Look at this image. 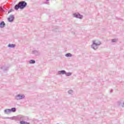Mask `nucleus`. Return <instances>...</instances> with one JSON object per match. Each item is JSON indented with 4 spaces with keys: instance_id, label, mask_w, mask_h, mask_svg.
Masks as SVG:
<instances>
[{
    "instance_id": "f257e3e1",
    "label": "nucleus",
    "mask_w": 124,
    "mask_h": 124,
    "mask_svg": "<svg viewBox=\"0 0 124 124\" xmlns=\"http://www.w3.org/2000/svg\"><path fill=\"white\" fill-rule=\"evenodd\" d=\"M6 119H11V120H14L15 121H19L20 122L29 121V117L25 116L24 115H18L17 116H14L11 118L7 117Z\"/></svg>"
},
{
    "instance_id": "f03ea898",
    "label": "nucleus",
    "mask_w": 124,
    "mask_h": 124,
    "mask_svg": "<svg viewBox=\"0 0 124 124\" xmlns=\"http://www.w3.org/2000/svg\"><path fill=\"white\" fill-rule=\"evenodd\" d=\"M18 4H16L15 6V10H18V9H24V8H26L27 7V5H28V3L27 2L25 1H22L21 2H19L18 3Z\"/></svg>"
},
{
    "instance_id": "7ed1b4c3",
    "label": "nucleus",
    "mask_w": 124,
    "mask_h": 124,
    "mask_svg": "<svg viewBox=\"0 0 124 124\" xmlns=\"http://www.w3.org/2000/svg\"><path fill=\"white\" fill-rule=\"evenodd\" d=\"M101 44V43L98 40L96 41H93V44L91 46V47L92 49H93V50H96L97 49V46H99Z\"/></svg>"
},
{
    "instance_id": "20e7f679",
    "label": "nucleus",
    "mask_w": 124,
    "mask_h": 124,
    "mask_svg": "<svg viewBox=\"0 0 124 124\" xmlns=\"http://www.w3.org/2000/svg\"><path fill=\"white\" fill-rule=\"evenodd\" d=\"M73 16L75 18H77L78 19H83V15H80L78 13L73 14Z\"/></svg>"
},
{
    "instance_id": "39448f33",
    "label": "nucleus",
    "mask_w": 124,
    "mask_h": 124,
    "mask_svg": "<svg viewBox=\"0 0 124 124\" xmlns=\"http://www.w3.org/2000/svg\"><path fill=\"white\" fill-rule=\"evenodd\" d=\"M15 98L16 100H20V99H23V98H25V95L23 94H17Z\"/></svg>"
},
{
    "instance_id": "423d86ee",
    "label": "nucleus",
    "mask_w": 124,
    "mask_h": 124,
    "mask_svg": "<svg viewBox=\"0 0 124 124\" xmlns=\"http://www.w3.org/2000/svg\"><path fill=\"white\" fill-rule=\"evenodd\" d=\"M14 19H15V17H14V15H11L8 18V21L10 23H11L14 21Z\"/></svg>"
},
{
    "instance_id": "0eeeda50",
    "label": "nucleus",
    "mask_w": 124,
    "mask_h": 124,
    "mask_svg": "<svg viewBox=\"0 0 124 124\" xmlns=\"http://www.w3.org/2000/svg\"><path fill=\"white\" fill-rule=\"evenodd\" d=\"M32 54L35 55V56H39V55H40V52H39V51L34 50L32 51Z\"/></svg>"
},
{
    "instance_id": "6e6552de",
    "label": "nucleus",
    "mask_w": 124,
    "mask_h": 124,
    "mask_svg": "<svg viewBox=\"0 0 124 124\" xmlns=\"http://www.w3.org/2000/svg\"><path fill=\"white\" fill-rule=\"evenodd\" d=\"M0 69H2V70H3V71H6V70H8V67L2 66L0 67Z\"/></svg>"
},
{
    "instance_id": "1a4fd4ad",
    "label": "nucleus",
    "mask_w": 124,
    "mask_h": 124,
    "mask_svg": "<svg viewBox=\"0 0 124 124\" xmlns=\"http://www.w3.org/2000/svg\"><path fill=\"white\" fill-rule=\"evenodd\" d=\"M5 27V23H4V21H1L0 23V28L2 29L3 28H4Z\"/></svg>"
},
{
    "instance_id": "9d476101",
    "label": "nucleus",
    "mask_w": 124,
    "mask_h": 124,
    "mask_svg": "<svg viewBox=\"0 0 124 124\" xmlns=\"http://www.w3.org/2000/svg\"><path fill=\"white\" fill-rule=\"evenodd\" d=\"M66 71H65V70H61V71H58V74H62V75L66 74Z\"/></svg>"
},
{
    "instance_id": "9b49d317",
    "label": "nucleus",
    "mask_w": 124,
    "mask_h": 124,
    "mask_svg": "<svg viewBox=\"0 0 124 124\" xmlns=\"http://www.w3.org/2000/svg\"><path fill=\"white\" fill-rule=\"evenodd\" d=\"M4 114H6L7 115H8L9 113H11L10 111V109H6L4 110Z\"/></svg>"
},
{
    "instance_id": "f8f14e48",
    "label": "nucleus",
    "mask_w": 124,
    "mask_h": 124,
    "mask_svg": "<svg viewBox=\"0 0 124 124\" xmlns=\"http://www.w3.org/2000/svg\"><path fill=\"white\" fill-rule=\"evenodd\" d=\"M19 124H30V123L24 121H20Z\"/></svg>"
},
{
    "instance_id": "ddd939ff",
    "label": "nucleus",
    "mask_w": 124,
    "mask_h": 124,
    "mask_svg": "<svg viewBox=\"0 0 124 124\" xmlns=\"http://www.w3.org/2000/svg\"><path fill=\"white\" fill-rule=\"evenodd\" d=\"M8 46L10 48H15V46H16L15 45H14V44H9Z\"/></svg>"
},
{
    "instance_id": "4468645a",
    "label": "nucleus",
    "mask_w": 124,
    "mask_h": 124,
    "mask_svg": "<svg viewBox=\"0 0 124 124\" xmlns=\"http://www.w3.org/2000/svg\"><path fill=\"white\" fill-rule=\"evenodd\" d=\"M35 63V60H31L29 61V63H30V64H34Z\"/></svg>"
},
{
    "instance_id": "2eb2a0df",
    "label": "nucleus",
    "mask_w": 124,
    "mask_h": 124,
    "mask_svg": "<svg viewBox=\"0 0 124 124\" xmlns=\"http://www.w3.org/2000/svg\"><path fill=\"white\" fill-rule=\"evenodd\" d=\"M65 57L69 58V57H72V54L71 53H68L65 54Z\"/></svg>"
},
{
    "instance_id": "dca6fc26",
    "label": "nucleus",
    "mask_w": 124,
    "mask_h": 124,
    "mask_svg": "<svg viewBox=\"0 0 124 124\" xmlns=\"http://www.w3.org/2000/svg\"><path fill=\"white\" fill-rule=\"evenodd\" d=\"M74 93V92L72 90H70L68 91L69 94H73Z\"/></svg>"
},
{
    "instance_id": "f3484780",
    "label": "nucleus",
    "mask_w": 124,
    "mask_h": 124,
    "mask_svg": "<svg viewBox=\"0 0 124 124\" xmlns=\"http://www.w3.org/2000/svg\"><path fill=\"white\" fill-rule=\"evenodd\" d=\"M10 110L11 112H15L16 111V108H12L11 109H10Z\"/></svg>"
},
{
    "instance_id": "a211bd4d",
    "label": "nucleus",
    "mask_w": 124,
    "mask_h": 124,
    "mask_svg": "<svg viewBox=\"0 0 124 124\" xmlns=\"http://www.w3.org/2000/svg\"><path fill=\"white\" fill-rule=\"evenodd\" d=\"M65 75H66V76H71V75H72V73H70V72H68V73H66L65 74Z\"/></svg>"
},
{
    "instance_id": "6ab92c4d",
    "label": "nucleus",
    "mask_w": 124,
    "mask_h": 124,
    "mask_svg": "<svg viewBox=\"0 0 124 124\" xmlns=\"http://www.w3.org/2000/svg\"><path fill=\"white\" fill-rule=\"evenodd\" d=\"M117 41H118V39H113L111 40L112 43L117 42Z\"/></svg>"
},
{
    "instance_id": "aec40b11",
    "label": "nucleus",
    "mask_w": 124,
    "mask_h": 124,
    "mask_svg": "<svg viewBox=\"0 0 124 124\" xmlns=\"http://www.w3.org/2000/svg\"><path fill=\"white\" fill-rule=\"evenodd\" d=\"M49 0H46V4H49Z\"/></svg>"
},
{
    "instance_id": "412c9836",
    "label": "nucleus",
    "mask_w": 124,
    "mask_h": 124,
    "mask_svg": "<svg viewBox=\"0 0 124 124\" xmlns=\"http://www.w3.org/2000/svg\"><path fill=\"white\" fill-rule=\"evenodd\" d=\"M11 12H12V9H11V10H9L8 12V14L11 13Z\"/></svg>"
},
{
    "instance_id": "4be33fe9",
    "label": "nucleus",
    "mask_w": 124,
    "mask_h": 124,
    "mask_svg": "<svg viewBox=\"0 0 124 124\" xmlns=\"http://www.w3.org/2000/svg\"><path fill=\"white\" fill-rule=\"evenodd\" d=\"M54 31H59V30H58V29H56L55 30H54Z\"/></svg>"
},
{
    "instance_id": "5701e85b",
    "label": "nucleus",
    "mask_w": 124,
    "mask_h": 124,
    "mask_svg": "<svg viewBox=\"0 0 124 124\" xmlns=\"http://www.w3.org/2000/svg\"><path fill=\"white\" fill-rule=\"evenodd\" d=\"M112 91H113V90H111L110 91V93H112Z\"/></svg>"
}]
</instances>
